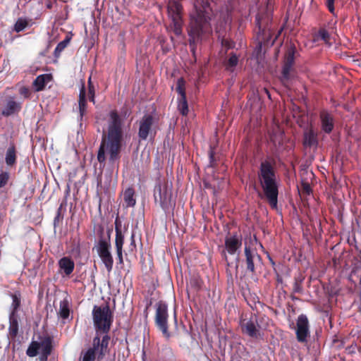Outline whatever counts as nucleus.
Here are the masks:
<instances>
[{
	"mask_svg": "<svg viewBox=\"0 0 361 361\" xmlns=\"http://www.w3.org/2000/svg\"><path fill=\"white\" fill-rule=\"evenodd\" d=\"M123 122L116 110L109 113L107 132L104 133L97 153V160L100 164L104 163L109 154V161L114 163L120 159L123 141Z\"/></svg>",
	"mask_w": 361,
	"mask_h": 361,
	"instance_id": "nucleus-1",
	"label": "nucleus"
},
{
	"mask_svg": "<svg viewBox=\"0 0 361 361\" xmlns=\"http://www.w3.org/2000/svg\"><path fill=\"white\" fill-rule=\"evenodd\" d=\"M257 178L265 197L271 208H276L279 185L274 166L269 161L261 162L257 172Z\"/></svg>",
	"mask_w": 361,
	"mask_h": 361,
	"instance_id": "nucleus-2",
	"label": "nucleus"
},
{
	"mask_svg": "<svg viewBox=\"0 0 361 361\" xmlns=\"http://www.w3.org/2000/svg\"><path fill=\"white\" fill-rule=\"evenodd\" d=\"M92 319L95 330V336L108 337L109 343L111 337L109 335L114 322V315L108 305L104 306L94 305L92 310Z\"/></svg>",
	"mask_w": 361,
	"mask_h": 361,
	"instance_id": "nucleus-3",
	"label": "nucleus"
},
{
	"mask_svg": "<svg viewBox=\"0 0 361 361\" xmlns=\"http://www.w3.org/2000/svg\"><path fill=\"white\" fill-rule=\"evenodd\" d=\"M109 343L108 337L94 336L92 339V345L83 354L82 361H102L106 354L109 353Z\"/></svg>",
	"mask_w": 361,
	"mask_h": 361,
	"instance_id": "nucleus-4",
	"label": "nucleus"
},
{
	"mask_svg": "<svg viewBox=\"0 0 361 361\" xmlns=\"http://www.w3.org/2000/svg\"><path fill=\"white\" fill-rule=\"evenodd\" d=\"M101 236L98 241L97 245V254L104 263L106 271L110 273L113 269L114 266V259L113 256L111 253V243H110V236H111V230H108L107 231V237L103 238L102 236L104 228L102 227L99 229Z\"/></svg>",
	"mask_w": 361,
	"mask_h": 361,
	"instance_id": "nucleus-5",
	"label": "nucleus"
},
{
	"mask_svg": "<svg viewBox=\"0 0 361 361\" xmlns=\"http://www.w3.org/2000/svg\"><path fill=\"white\" fill-rule=\"evenodd\" d=\"M154 198L156 203L164 209L171 207L172 188L168 182L159 178L154 188Z\"/></svg>",
	"mask_w": 361,
	"mask_h": 361,
	"instance_id": "nucleus-6",
	"label": "nucleus"
},
{
	"mask_svg": "<svg viewBox=\"0 0 361 361\" xmlns=\"http://www.w3.org/2000/svg\"><path fill=\"white\" fill-rule=\"evenodd\" d=\"M154 324L166 339L171 337L169 331V310L166 302L160 300L155 304Z\"/></svg>",
	"mask_w": 361,
	"mask_h": 361,
	"instance_id": "nucleus-7",
	"label": "nucleus"
},
{
	"mask_svg": "<svg viewBox=\"0 0 361 361\" xmlns=\"http://www.w3.org/2000/svg\"><path fill=\"white\" fill-rule=\"evenodd\" d=\"M38 338L40 342L32 341L30 343L26 350V355L28 357H34L38 355L39 350L42 348V357L44 360H47L52 352L53 338L47 334L43 336H39Z\"/></svg>",
	"mask_w": 361,
	"mask_h": 361,
	"instance_id": "nucleus-8",
	"label": "nucleus"
},
{
	"mask_svg": "<svg viewBox=\"0 0 361 361\" xmlns=\"http://www.w3.org/2000/svg\"><path fill=\"white\" fill-rule=\"evenodd\" d=\"M242 246V236L238 234L226 236L224 241V249L221 251V256L224 257L228 267L230 266L226 253L231 255L236 254Z\"/></svg>",
	"mask_w": 361,
	"mask_h": 361,
	"instance_id": "nucleus-9",
	"label": "nucleus"
},
{
	"mask_svg": "<svg viewBox=\"0 0 361 361\" xmlns=\"http://www.w3.org/2000/svg\"><path fill=\"white\" fill-rule=\"evenodd\" d=\"M245 259L243 262L245 264L246 272L250 273L252 275L256 272V265L257 262L262 260V257L255 250L250 247V245H245L244 247Z\"/></svg>",
	"mask_w": 361,
	"mask_h": 361,
	"instance_id": "nucleus-10",
	"label": "nucleus"
},
{
	"mask_svg": "<svg viewBox=\"0 0 361 361\" xmlns=\"http://www.w3.org/2000/svg\"><path fill=\"white\" fill-rule=\"evenodd\" d=\"M154 117L151 114L144 115L138 121V137L140 140H146L149 135H152V127L154 125Z\"/></svg>",
	"mask_w": 361,
	"mask_h": 361,
	"instance_id": "nucleus-11",
	"label": "nucleus"
},
{
	"mask_svg": "<svg viewBox=\"0 0 361 361\" xmlns=\"http://www.w3.org/2000/svg\"><path fill=\"white\" fill-rule=\"evenodd\" d=\"M296 338L300 343L307 341V337L310 336V324L309 321L305 314L298 316L296 322Z\"/></svg>",
	"mask_w": 361,
	"mask_h": 361,
	"instance_id": "nucleus-12",
	"label": "nucleus"
},
{
	"mask_svg": "<svg viewBox=\"0 0 361 361\" xmlns=\"http://www.w3.org/2000/svg\"><path fill=\"white\" fill-rule=\"evenodd\" d=\"M255 319L251 317L250 320H243L240 322V327L242 332L247 334L251 338H257L259 335V331L257 328L259 326L257 324V317L255 315Z\"/></svg>",
	"mask_w": 361,
	"mask_h": 361,
	"instance_id": "nucleus-13",
	"label": "nucleus"
},
{
	"mask_svg": "<svg viewBox=\"0 0 361 361\" xmlns=\"http://www.w3.org/2000/svg\"><path fill=\"white\" fill-rule=\"evenodd\" d=\"M319 121L322 130L330 134L334 128V118L333 115L326 109H322L319 111Z\"/></svg>",
	"mask_w": 361,
	"mask_h": 361,
	"instance_id": "nucleus-14",
	"label": "nucleus"
},
{
	"mask_svg": "<svg viewBox=\"0 0 361 361\" xmlns=\"http://www.w3.org/2000/svg\"><path fill=\"white\" fill-rule=\"evenodd\" d=\"M22 109V103L17 102L14 97H8L6 99V103L1 111L4 116L8 117L10 116L18 114Z\"/></svg>",
	"mask_w": 361,
	"mask_h": 361,
	"instance_id": "nucleus-15",
	"label": "nucleus"
},
{
	"mask_svg": "<svg viewBox=\"0 0 361 361\" xmlns=\"http://www.w3.org/2000/svg\"><path fill=\"white\" fill-rule=\"evenodd\" d=\"M302 143L305 147L310 148L318 145L317 133L314 130L312 126L305 130Z\"/></svg>",
	"mask_w": 361,
	"mask_h": 361,
	"instance_id": "nucleus-16",
	"label": "nucleus"
},
{
	"mask_svg": "<svg viewBox=\"0 0 361 361\" xmlns=\"http://www.w3.org/2000/svg\"><path fill=\"white\" fill-rule=\"evenodd\" d=\"M202 23L197 20H192L189 27L188 34L190 37V44L195 42L196 39H198L202 33Z\"/></svg>",
	"mask_w": 361,
	"mask_h": 361,
	"instance_id": "nucleus-17",
	"label": "nucleus"
},
{
	"mask_svg": "<svg viewBox=\"0 0 361 361\" xmlns=\"http://www.w3.org/2000/svg\"><path fill=\"white\" fill-rule=\"evenodd\" d=\"M8 336L11 339H15L19 331V318L18 314L10 313L8 317Z\"/></svg>",
	"mask_w": 361,
	"mask_h": 361,
	"instance_id": "nucleus-18",
	"label": "nucleus"
},
{
	"mask_svg": "<svg viewBox=\"0 0 361 361\" xmlns=\"http://www.w3.org/2000/svg\"><path fill=\"white\" fill-rule=\"evenodd\" d=\"M17 149L14 143H11L5 154V163L9 167H13L17 163Z\"/></svg>",
	"mask_w": 361,
	"mask_h": 361,
	"instance_id": "nucleus-19",
	"label": "nucleus"
},
{
	"mask_svg": "<svg viewBox=\"0 0 361 361\" xmlns=\"http://www.w3.org/2000/svg\"><path fill=\"white\" fill-rule=\"evenodd\" d=\"M182 5L178 0H171L168 4L169 15L171 19H181Z\"/></svg>",
	"mask_w": 361,
	"mask_h": 361,
	"instance_id": "nucleus-20",
	"label": "nucleus"
},
{
	"mask_svg": "<svg viewBox=\"0 0 361 361\" xmlns=\"http://www.w3.org/2000/svg\"><path fill=\"white\" fill-rule=\"evenodd\" d=\"M87 99H86V91L85 84L82 83L80 89L79 99H78V109L80 114V121L82 120L84 116L87 113Z\"/></svg>",
	"mask_w": 361,
	"mask_h": 361,
	"instance_id": "nucleus-21",
	"label": "nucleus"
},
{
	"mask_svg": "<svg viewBox=\"0 0 361 361\" xmlns=\"http://www.w3.org/2000/svg\"><path fill=\"white\" fill-rule=\"evenodd\" d=\"M59 269L63 271L65 275H71L75 268L73 260L69 257H63L59 260Z\"/></svg>",
	"mask_w": 361,
	"mask_h": 361,
	"instance_id": "nucleus-22",
	"label": "nucleus"
},
{
	"mask_svg": "<svg viewBox=\"0 0 361 361\" xmlns=\"http://www.w3.org/2000/svg\"><path fill=\"white\" fill-rule=\"evenodd\" d=\"M255 21L258 28L259 36L262 37V40L264 42H268L269 39V38L271 37L270 28L263 24V21L259 15L256 16Z\"/></svg>",
	"mask_w": 361,
	"mask_h": 361,
	"instance_id": "nucleus-23",
	"label": "nucleus"
},
{
	"mask_svg": "<svg viewBox=\"0 0 361 361\" xmlns=\"http://www.w3.org/2000/svg\"><path fill=\"white\" fill-rule=\"evenodd\" d=\"M51 80L52 75L51 74L45 73L38 75L32 83L35 91H42L44 89L46 85Z\"/></svg>",
	"mask_w": 361,
	"mask_h": 361,
	"instance_id": "nucleus-24",
	"label": "nucleus"
},
{
	"mask_svg": "<svg viewBox=\"0 0 361 361\" xmlns=\"http://www.w3.org/2000/svg\"><path fill=\"white\" fill-rule=\"evenodd\" d=\"M70 300L68 297L60 301L58 315L63 319H67L70 316Z\"/></svg>",
	"mask_w": 361,
	"mask_h": 361,
	"instance_id": "nucleus-25",
	"label": "nucleus"
},
{
	"mask_svg": "<svg viewBox=\"0 0 361 361\" xmlns=\"http://www.w3.org/2000/svg\"><path fill=\"white\" fill-rule=\"evenodd\" d=\"M115 231H116V239L115 245L116 250H123V245L124 243V235L122 233L121 224L118 223V218L115 221Z\"/></svg>",
	"mask_w": 361,
	"mask_h": 361,
	"instance_id": "nucleus-26",
	"label": "nucleus"
},
{
	"mask_svg": "<svg viewBox=\"0 0 361 361\" xmlns=\"http://www.w3.org/2000/svg\"><path fill=\"white\" fill-rule=\"evenodd\" d=\"M9 295L12 298V303L11 305V312L18 314V312L21 306V293L19 290L16 291L13 293H10Z\"/></svg>",
	"mask_w": 361,
	"mask_h": 361,
	"instance_id": "nucleus-27",
	"label": "nucleus"
},
{
	"mask_svg": "<svg viewBox=\"0 0 361 361\" xmlns=\"http://www.w3.org/2000/svg\"><path fill=\"white\" fill-rule=\"evenodd\" d=\"M123 200L127 207H134L136 204L135 190L133 188H128L123 193Z\"/></svg>",
	"mask_w": 361,
	"mask_h": 361,
	"instance_id": "nucleus-28",
	"label": "nucleus"
},
{
	"mask_svg": "<svg viewBox=\"0 0 361 361\" xmlns=\"http://www.w3.org/2000/svg\"><path fill=\"white\" fill-rule=\"evenodd\" d=\"M238 57L235 53L231 52L229 54L228 59L225 63L226 69L230 71H233L234 68L238 65Z\"/></svg>",
	"mask_w": 361,
	"mask_h": 361,
	"instance_id": "nucleus-29",
	"label": "nucleus"
},
{
	"mask_svg": "<svg viewBox=\"0 0 361 361\" xmlns=\"http://www.w3.org/2000/svg\"><path fill=\"white\" fill-rule=\"evenodd\" d=\"M178 100V111L181 115L187 116L188 114V104L186 97H179Z\"/></svg>",
	"mask_w": 361,
	"mask_h": 361,
	"instance_id": "nucleus-30",
	"label": "nucleus"
},
{
	"mask_svg": "<svg viewBox=\"0 0 361 361\" xmlns=\"http://www.w3.org/2000/svg\"><path fill=\"white\" fill-rule=\"evenodd\" d=\"M71 38L68 36H66V38L60 42L54 50V56L56 57H59L61 53L65 49V48L71 42Z\"/></svg>",
	"mask_w": 361,
	"mask_h": 361,
	"instance_id": "nucleus-31",
	"label": "nucleus"
},
{
	"mask_svg": "<svg viewBox=\"0 0 361 361\" xmlns=\"http://www.w3.org/2000/svg\"><path fill=\"white\" fill-rule=\"evenodd\" d=\"M317 39H321L324 42L325 44L331 45L330 40V35L329 32L324 27H322L319 30L317 33L316 34Z\"/></svg>",
	"mask_w": 361,
	"mask_h": 361,
	"instance_id": "nucleus-32",
	"label": "nucleus"
},
{
	"mask_svg": "<svg viewBox=\"0 0 361 361\" xmlns=\"http://www.w3.org/2000/svg\"><path fill=\"white\" fill-rule=\"evenodd\" d=\"M176 90L178 94L180 95V97H186L185 92V81L183 78H180L178 79L176 82Z\"/></svg>",
	"mask_w": 361,
	"mask_h": 361,
	"instance_id": "nucleus-33",
	"label": "nucleus"
},
{
	"mask_svg": "<svg viewBox=\"0 0 361 361\" xmlns=\"http://www.w3.org/2000/svg\"><path fill=\"white\" fill-rule=\"evenodd\" d=\"M295 63V49L292 48L286 54L283 64L288 66H293Z\"/></svg>",
	"mask_w": 361,
	"mask_h": 361,
	"instance_id": "nucleus-34",
	"label": "nucleus"
},
{
	"mask_svg": "<svg viewBox=\"0 0 361 361\" xmlns=\"http://www.w3.org/2000/svg\"><path fill=\"white\" fill-rule=\"evenodd\" d=\"M28 25V20L26 18H19L15 25L13 30L16 32L23 31Z\"/></svg>",
	"mask_w": 361,
	"mask_h": 361,
	"instance_id": "nucleus-35",
	"label": "nucleus"
},
{
	"mask_svg": "<svg viewBox=\"0 0 361 361\" xmlns=\"http://www.w3.org/2000/svg\"><path fill=\"white\" fill-rule=\"evenodd\" d=\"M292 68H293L292 66H288L287 65L283 64L282 72H281L282 75H281V82L283 83L286 82L290 79V73Z\"/></svg>",
	"mask_w": 361,
	"mask_h": 361,
	"instance_id": "nucleus-36",
	"label": "nucleus"
},
{
	"mask_svg": "<svg viewBox=\"0 0 361 361\" xmlns=\"http://www.w3.org/2000/svg\"><path fill=\"white\" fill-rule=\"evenodd\" d=\"M302 281H303V279L300 278V277H295V281H294V283H293V290L294 293H302V291H303V288H302Z\"/></svg>",
	"mask_w": 361,
	"mask_h": 361,
	"instance_id": "nucleus-37",
	"label": "nucleus"
},
{
	"mask_svg": "<svg viewBox=\"0 0 361 361\" xmlns=\"http://www.w3.org/2000/svg\"><path fill=\"white\" fill-rule=\"evenodd\" d=\"M172 21L173 23V32L176 35L178 36L182 32V19H173Z\"/></svg>",
	"mask_w": 361,
	"mask_h": 361,
	"instance_id": "nucleus-38",
	"label": "nucleus"
},
{
	"mask_svg": "<svg viewBox=\"0 0 361 361\" xmlns=\"http://www.w3.org/2000/svg\"><path fill=\"white\" fill-rule=\"evenodd\" d=\"M9 179V174L8 172H2L0 174V188L5 186Z\"/></svg>",
	"mask_w": 361,
	"mask_h": 361,
	"instance_id": "nucleus-39",
	"label": "nucleus"
},
{
	"mask_svg": "<svg viewBox=\"0 0 361 361\" xmlns=\"http://www.w3.org/2000/svg\"><path fill=\"white\" fill-rule=\"evenodd\" d=\"M88 99L93 104L95 103V88L94 86L88 87Z\"/></svg>",
	"mask_w": 361,
	"mask_h": 361,
	"instance_id": "nucleus-40",
	"label": "nucleus"
},
{
	"mask_svg": "<svg viewBox=\"0 0 361 361\" xmlns=\"http://www.w3.org/2000/svg\"><path fill=\"white\" fill-rule=\"evenodd\" d=\"M19 93L23 96L25 98H28L30 95V90L26 87H22L19 90Z\"/></svg>",
	"mask_w": 361,
	"mask_h": 361,
	"instance_id": "nucleus-41",
	"label": "nucleus"
},
{
	"mask_svg": "<svg viewBox=\"0 0 361 361\" xmlns=\"http://www.w3.org/2000/svg\"><path fill=\"white\" fill-rule=\"evenodd\" d=\"M326 5L329 12L332 14H334V0H327L326 2Z\"/></svg>",
	"mask_w": 361,
	"mask_h": 361,
	"instance_id": "nucleus-42",
	"label": "nucleus"
},
{
	"mask_svg": "<svg viewBox=\"0 0 361 361\" xmlns=\"http://www.w3.org/2000/svg\"><path fill=\"white\" fill-rule=\"evenodd\" d=\"M221 44L223 46L227 47V49H231L233 47L231 42L227 39H223Z\"/></svg>",
	"mask_w": 361,
	"mask_h": 361,
	"instance_id": "nucleus-43",
	"label": "nucleus"
},
{
	"mask_svg": "<svg viewBox=\"0 0 361 361\" xmlns=\"http://www.w3.org/2000/svg\"><path fill=\"white\" fill-rule=\"evenodd\" d=\"M117 257L120 264L123 263V250H116Z\"/></svg>",
	"mask_w": 361,
	"mask_h": 361,
	"instance_id": "nucleus-44",
	"label": "nucleus"
},
{
	"mask_svg": "<svg viewBox=\"0 0 361 361\" xmlns=\"http://www.w3.org/2000/svg\"><path fill=\"white\" fill-rule=\"evenodd\" d=\"M303 190L308 195L311 192L312 190L308 183L303 184Z\"/></svg>",
	"mask_w": 361,
	"mask_h": 361,
	"instance_id": "nucleus-45",
	"label": "nucleus"
},
{
	"mask_svg": "<svg viewBox=\"0 0 361 361\" xmlns=\"http://www.w3.org/2000/svg\"><path fill=\"white\" fill-rule=\"evenodd\" d=\"M209 155L210 163L212 165L213 162L214 161V152L213 149H211L209 151Z\"/></svg>",
	"mask_w": 361,
	"mask_h": 361,
	"instance_id": "nucleus-46",
	"label": "nucleus"
},
{
	"mask_svg": "<svg viewBox=\"0 0 361 361\" xmlns=\"http://www.w3.org/2000/svg\"><path fill=\"white\" fill-rule=\"evenodd\" d=\"M52 6H53V4L51 1L47 2V4H46V7L48 9H51L52 8Z\"/></svg>",
	"mask_w": 361,
	"mask_h": 361,
	"instance_id": "nucleus-47",
	"label": "nucleus"
},
{
	"mask_svg": "<svg viewBox=\"0 0 361 361\" xmlns=\"http://www.w3.org/2000/svg\"><path fill=\"white\" fill-rule=\"evenodd\" d=\"M87 84H88V87H90L91 86H94V85H93V83L92 82L91 76L88 78Z\"/></svg>",
	"mask_w": 361,
	"mask_h": 361,
	"instance_id": "nucleus-48",
	"label": "nucleus"
},
{
	"mask_svg": "<svg viewBox=\"0 0 361 361\" xmlns=\"http://www.w3.org/2000/svg\"><path fill=\"white\" fill-rule=\"evenodd\" d=\"M291 298H292V299H293V300H294L298 299L297 298H295V297H294V296H293V295L291 296Z\"/></svg>",
	"mask_w": 361,
	"mask_h": 361,
	"instance_id": "nucleus-49",
	"label": "nucleus"
},
{
	"mask_svg": "<svg viewBox=\"0 0 361 361\" xmlns=\"http://www.w3.org/2000/svg\"><path fill=\"white\" fill-rule=\"evenodd\" d=\"M265 91H266V92L267 93V94H268L269 97H270V95H269V94L268 90H265Z\"/></svg>",
	"mask_w": 361,
	"mask_h": 361,
	"instance_id": "nucleus-50",
	"label": "nucleus"
},
{
	"mask_svg": "<svg viewBox=\"0 0 361 361\" xmlns=\"http://www.w3.org/2000/svg\"><path fill=\"white\" fill-rule=\"evenodd\" d=\"M239 260H240V259H239V258H238V257H237V258H236V261H237V262H239Z\"/></svg>",
	"mask_w": 361,
	"mask_h": 361,
	"instance_id": "nucleus-51",
	"label": "nucleus"
},
{
	"mask_svg": "<svg viewBox=\"0 0 361 361\" xmlns=\"http://www.w3.org/2000/svg\"><path fill=\"white\" fill-rule=\"evenodd\" d=\"M278 281H281V279H278Z\"/></svg>",
	"mask_w": 361,
	"mask_h": 361,
	"instance_id": "nucleus-52",
	"label": "nucleus"
},
{
	"mask_svg": "<svg viewBox=\"0 0 361 361\" xmlns=\"http://www.w3.org/2000/svg\"><path fill=\"white\" fill-rule=\"evenodd\" d=\"M56 0H54V1H56Z\"/></svg>",
	"mask_w": 361,
	"mask_h": 361,
	"instance_id": "nucleus-53",
	"label": "nucleus"
}]
</instances>
